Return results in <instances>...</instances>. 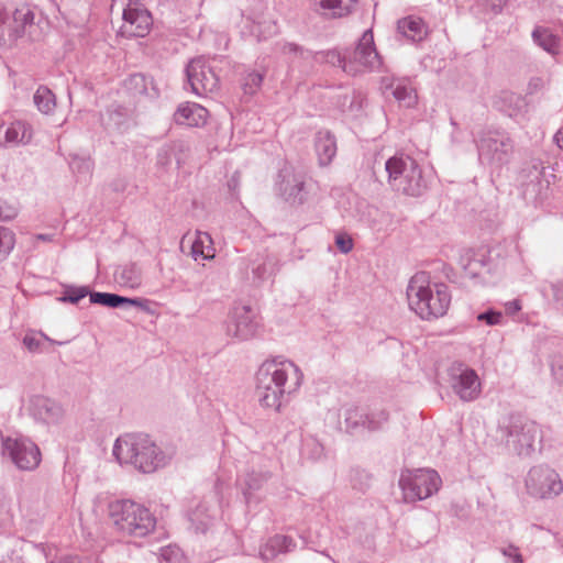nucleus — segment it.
I'll return each mask as SVG.
<instances>
[{"instance_id":"1","label":"nucleus","mask_w":563,"mask_h":563,"mask_svg":"<svg viewBox=\"0 0 563 563\" xmlns=\"http://www.w3.org/2000/svg\"><path fill=\"white\" fill-rule=\"evenodd\" d=\"M303 380L301 369L290 360L264 362L256 374V394L262 407L279 411L286 396L296 393Z\"/></svg>"},{"instance_id":"2","label":"nucleus","mask_w":563,"mask_h":563,"mask_svg":"<svg viewBox=\"0 0 563 563\" xmlns=\"http://www.w3.org/2000/svg\"><path fill=\"white\" fill-rule=\"evenodd\" d=\"M112 453L121 465L151 474L167 466L176 452L173 448L157 445L146 433H125L115 440Z\"/></svg>"},{"instance_id":"3","label":"nucleus","mask_w":563,"mask_h":563,"mask_svg":"<svg viewBox=\"0 0 563 563\" xmlns=\"http://www.w3.org/2000/svg\"><path fill=\"white\" fill-rule=\"evenodd\" d=\"M449 286L430 283L424 273L416 274L407 287V299L411 310L422 320L443 317L451 303Z\"/></svg>"},{"instance_id":"4","label":"nucleus","mask_w":563,"mask_h":563,"mask_svg":"<svg viewBox=\"0 0 563 563\" xmlns=\"http://www.w3.org/2000/svg\"><path fill=\"white\" fill-rule=\"evenodd\" d=\"M385 170L388 184L406 196L420 197L429 189L430 175L409 155L401 153L389 157L385 163Z\"/></svg>"},{"instance_id":"5","label":"nucleus","mask_w":563,"mask_h":563,"mask_svg":"<svg viewBox=\"0 0 563 563\" xmlns=\"http://www.w3.org/2000/svg\"><path fill=\"white\" fill-rule=\"evenodd\" d=\"M109 515L123 536L143 538L154 531L156 526L153 514L143 505L130 499L111 503Z\"/></svg>"},{"instance_id":"6","label":"nucleus","mask_w":563,"mask_h":563,"mask_svg":"<svg viewBox=\"0 0 563 563\" xmlns=\"http://www.w3.org/2000/svg\"><path fill=\"white\" fill-rule=\"evenodd\" d=\"M500 440L519 456H530L536 451L541 432L534 421L520 415H510L498 424Z\"/></svg>"},{"instance_id":"7","label":"nucleus","mask_w":563,"mask_h":563,"mask_svg":"<svg viewBox=\"0 0 563 563\" xmlns=\"http://www.w3.org/2000/svg\"><path fill=\"white\" fill-rule=\"evenodd\" d=\"M475 143L479 163L494 170L507 165L512 157L515 144L505 130H484L477 134Z\"/></svg>"},{"instance_id":"8","label":"nucleus","mask_w":563,"mask_h":563,"mask_svg":"<svg viewBox=\"0 0 563 563\" xmlns=\"http://www.w3.org/2000/svg\"><path fill=\"white\" fill-rule=\"evenodd\" d=\"M441 478L434 470H405L400 474L399 487L407 503L423 500L437 493Z\"/></svg>"},{"instance_id":"9","label":"nucleus","mask_w":563,"mask_h":563,"mask_svg":"<svg viewBox=\"0 0 563 563\" xmlns=\"http://www.w3.org/2000/svg\"><path fill=\"white\" fill-rule=\"evenodd\" d=\"M346 59L344 73L351 76L379 69L382 59L376 51L372 30L363 33L355 48L346 54Z\"/></svg>"},{"instance_id":"10","label":"nucleus","mask_w":563,"mask_h":563,"mask_svg":"<svg viewBox=\"0 0 563 563\" xmlns=\"http://www.w3.org/2000/svg\"><path fill=\"white\" fill-rule=\"evenodd\" d=\"M526 488L532 497L549 499L563 492V483L555 470L548 465H537L527 474Z\"/></svg>"},{"instance_id":"11","label":"nucleus","mask_w":563,"mask_h":563,"mask_svg":"<svg viewBox=\"0 0 563 563\" xmlns=\"http://www.w3.org/2000/svg\"><path fill=\"white\" fill-rule=\"evenodd\" d=\"M2 454L21 471H33L41 462L38 446L25 437H2Z\"/></svg>"},{"instance_id":"12","label":"nucleus","mask_w":563,"mask_h":563,"mask_svg":"<svg viewBox=\"0 0 563 563\" xmlns=\"http://www.w3.org/2000/svg\"><path fill=\"white\" fill-rule=\"evenodd\" d=\"M343 416L345 430L350 434H360L364 431H378L389 418L385 409H368L361 406L345 408Z\"/></svg>"},{"instance_id":"13","label":"nucleus","mask_w":563,"mask_h":563,"mask_svg":"<svg viewBox=\"0 0 563 563\" xmlns=\"http://www.w3.org/2000/svg\"><path fill=\"white\" fill-rule=\"evenodd\" d=\"M186 78L191 92L199 97L212 93L219 87V77L203 56L192 58L188 63Z\"/></svg>"},{"instance_id":"14","label":"nucleus","mask_w":563,"mask_h":563,"mask_svg":"<svg viewBox=\"0 0 563 563\" xmlns=\"http://www.w3.org/2000/svg\"><path fill=\"white\" fill-rule=\"evenodd\" d=\"M449 376L453 390L463 401H472L481 394V383L477 373L461 362H454L449 367Z\"/></svg>"},{"instance_id":"15","label":"nucleus","mask_w":563,"mask_h":563,"mask_svg":"<svg viewBox=\"0 0 563 563\" xmlns=\"http://www.w3.org/2000/svg\"><path fill=\"white\" fill-rule=\"evenodd\" d=\"M258 329L255 314L249 306L234 309L231 320L227 324V334L238 340L253 338Z\"/></svg>"},{"instance_id":"16","label":"nucleus","mask_w":563,"mask_h":563,"mask_svg":"<svg viewBox=\"0 0 563 563\" xmlns=\"http://www.w3.org/2000/svg\"><path fill=\"white\" fill-rule=\"evenodd\" d=\"M271 477L272 473L268 470L255 465H252L243 476L239 477L238 484L247 505L261 501L257 493L263 489Z\"/></svg>"},{"instance_id":"17","label":"nucleus","mask_w":563,"mask_h":563,"mask_svg":"<svg viewBox=\"0 0 563 563\" xmlns=\"http://www.w3.org/2000/svg\"><path fill=\"white\" fill-rule=\"evenodd\" d=\"M128 1V8L123 11L124 33L134 37H144L153 24L152 15L146 9L133 7L134 0Z\"/></svg>"},{"instance_id":"18","label":"nucleus","mask_w":563,"mask_h":563,"mask_svg":"<svg viewBox=\"0 0 563 563\" xmlns=\"http://www.w3.org/2000/svg\"><path fill=\"white\" fill-rule=\"evenodd\" d=\"M277 183L278 195L290 205H302L307 200L308 191L302 175L280 173Z\"/></svg>"},{"instance_id":"19","label":"nucleus","mask_w":563,"mask_h":563,"mask_svg":"<svg viewBox=\"0 0 563 563\" xmlns=\"http://www.w3.org/2000/svg\"><path fill=\"white\" fill-rule=\"evenodd\" d=\"M525 200L536 207H543L550 196V184L543 178L542 169L533 167L529 180L522 186Z\"/></svg>"},{"instance_id":"20","label":"nucleus","mask_w":563,"mask_h":563,"mask_svg":"<svg viewBox=\"0 0 563 563\" xmlns=\"http://www.w3.org/2000/svg\"><path fill=\"white\" fill-rule=\"evenodd\" d=\"M33 136L32 126L25 121L0 124V146L26 145Z\"/></svg>"},{"instance_id":"21","label":"nucleus","mask_w":563,"mask_h":563,"mask_svg":"<svg viewBox=\"0 0 563 563\" xmlns=\"http://www.w3.org/2000/svg\"><path fill=\"white\" fill-rule=\"evenodd\" d=\"M32 416L44 423H55L63 416V408L55 400L45 396H34L30 400Z\"/></svg>"},{"instance_id":"22","label":"nucleus","mask_w":563,"mask_h":563,"mask_svg":"<svg viewBox=\"0 0 563 563\" xmlns=\"http://www.w3.org/2000/svg\"><path fill=\"white\" fill-rule=\"evenodd\" d=\"M249 268L252 272L253 280L262 283L278 271V260L268 253H257L250 258Z\"/></svg>"},{"instance_id":"23","label":"nucleus","mask_w":563,"mask_h":563,"mask_svg":"<svg viewBox=\"0 0 563 563\" xmlns=\"http://www.w3.org/2000/svg\"><path fill=\"white\" fill-rule=\"evenodd\" d=\"M207 117L208 110L205 107L198 103L187 102L177 108L174 120L177 124L199 126L207 122Z\"/></svg>"},{"instance_id":"24","label":"nucleus","mask_w":563,"mask_h":563,"mask_svg":"<svg viewBox=\"0 0 563 563\" xmlns=\"http://www.w3.org/2000/svg\"><path fill=\"white\" fill-rule=\"evenodd\" d=\"M295 548L296 542L292 538L284 534H275L260 548V555L264 561H272L279 554L294 551Z\"/></svg>"},{"instance_id":"25","label":"nucleus","mask_w":563,"mask_h":563,"mask_svg":"<svg viewBox=\"0 0 563 563\" xmlns=\"http://www.w3.org/2000/svg\"><path fill=\"white\" fill-rule=\"evenodd\" d=\"M280 49L284 55L289 56L290 63H297L305 70L319 62V52H312L295 43H284Z\"/></svg>"},{"instance_id":"26","label":"nucleus","mask_w":563,"mask_h":563,"mask_svg":"<svg viewBox=\"0 0 563 563\" xmlns=\"http://www.w3.org/2000/svg\"><path fill=\"white\" fill-rule=\"evenodd\" d=\"M319 164L328 166L336 154V140L330 131H319L314 137Z\"/></svg>"},{"instance_id":"27","label":"nucleus","mask_w":563,"mask_h":563,"mask_svg":"<svg viewBox=\"0 0 563 563\" xmlns=\"http://www.w3.org/2000/svg\"><path fill=\"white\" fill-rule=\"evenodd\" d=\"M114 282L124 288L135 289L142 285L143 273L135 263L118 266L113 273Z\"/></svg>"},{"instance_id":"28","label":"nucleus","mask_w":563,"mask_h":563,"mask_svg":"<svg viewBox=\"0 0 563 563\" xmlns=\"http://www.w3.org/2000/svg\"><path fill=\"white\" fill-rule=\"evenodd\" d=\"M397 29L400 34L412 42L422 41L428 33V27L422 19L413 15L400 19Z\"/></svg>"},{"instance_id":"29","label":"nucleus","mask_w":563,"mask_h":563,"mask_svg":"<svg viewBox=\"0 0 563 563\" xmlns=\"http://www.w3.org/2000/svg\"><path fill=\"white\" fill-rule=\"evenodd\" d=\"M321 14L330 18L346 16L352 12L356 0H314Z\"/></svg>"},{"instance_id":"30","label":"nucleus","mask_w":563,"mask_h":563,"mask_svg":"<svg viewBox=\"0 0 563 563\" xmlns=\"http://www.w3.org/2000/svg\"><path fill=\"white\" fill-rule=\"evenodd\" d=\"M533 42L551 55H556L560 52V38L554 35L549 29L537 26L532 31Z\"/></svg>"},{"instance_id":"31","label":"nucleus","mask_w":563,"mask_h":563,"mask_svg":"<svg viewBox=\"0 0 563 563\" xmlns=\"http://www.w3.org/2000/svg\"><path fill=\"white\" fill-rule=\"evenodd\" d=\"M386 90H390L391 95L405 107H412L416 103L417 96L415 90L406 82L400 80H391L385 84Z\"/></svg>"},{"instance_id":"32","label":"nucleus","mask_w":563,"mask_h":563,"mask_svg":"<svg viewBox=\"0 0 563 563\" xmlns=\"http://www.w3.org/2000/svg\"><path fill=\"white\" fill-rule=\"evenodd\" d=\"M126 109L119 104L108 108L106 114L101 117L102 124L108 130H121L126 123Z\"/></svg>"},{"instance_id":"33","label":"nucleus","mask_w":563,"mask_h":563,"mask_svg":"<svg viewBox=\"0 0 563 563\" xmlns=\"http://www.w3.org/2000/svg\"><path fill=\"white\" fill-rule=\"evenodd\" d=\"M33 100L37 109L45 114L51 113L56 106L55 95L45 86H40L36 89Z\"/></svg>"},{"instance_id":"34","label":"nucleus","mask_w":563,"mask_h":563,"mask_svg":"<svg viewBox=\"0 0 563 563\" xmlns=\"http://www.w3.org/2000/svg\"><path fill=\"white\" fill-rule=\"evenodd\" d=\"M206 508L199 505L190 515V522L197 533H206L213 522V516L205 514Z\"/></svg>"},{"instance_id":"35","label":"nucleus","mask_w":563,"mask_h":563,"mask_svg":"<svg viewBox=\"0 0 563 563\" xmlns=\"http://www.w3.org/2000/svg\"><path fill=\"white\" fill-rule=\"evenodd\" d=\"M90 302L109 308L124 307V296L112 292L93 291L89 294Z\"/></svg>"},{"instance_id":"36","label":"nucleus","mask_w":563,"mask_h":563,"mask_svg":"<svg viewBox=\"0 0 563 563\" xmlns=\"http://www.w3.org/2000/svg\"><path fill=\"white\" fill-rule=\"evenodd\" d=\"M323 454V446L313 435H307L302 439L301 456L311 461L319 460Z\"/></svg>"},{"instance_id":"37","label":"nucleus","mask_w":563,"mask_h":563,"mask_svg":"<svg viewBox=\"0 0 563 563\" xmlns=\"http://www.w3.org/2000/svg\"><path fill=\"white\" fill-rule=\"evenodd\" d=\"M69 167L78 177L86 178L92 173L93 162L90 157L74 155L70 158Z\"/></svg>"},{"instance_id":"38","label":"nucleus","mask_w":563,"mask_h":563,"mask_svg":"<svg viewBox=\"0 0 563 563\" xmlns=\"http://www.w3.org/2000/svg\"><path fill=\"white\" fill-rule=\"evenodd\" d=\"M90 294L87 286H66L63 296L58 298L62 302L78 303Z\"/></svg>"},{"instance_id":"39","label":"nucleus","mask_w":563,"mask_h":563,"mask_svg":"<svg viewBox=\"0 0 563 563\" xmlns=\"http://www.w3.org/2000/svg\"><path fill=\"white\" fill-rule=\"evenodd\" d=\"M319 64H329L331 66L340 67L344 71V64L347 63L346 54L342 55L336 49L319 52Z\"/></svg>"},{"instance_id":"40","label":"nucleus","mask_w":563,"mask_h":563,"mask_svg":"<svg viewBox=\"0 0 563 563\" xmlns=\"http://www.w3.org/2000/svg\"><path fill=\"white\" fill-rule=\"evenodd\" d=\"M45 341L53 342L51 339H48L45 334L42 332L35 333H26L23 338V345L25 349H27L32 353H40L43 351V345Z\"/></svg>"},{"instance_id":"41","label":"nucleus","mask_w":563,"mask_h":563,"mask_svg":"<svg viewBox=\"0 0 563 563\" xmlns=\"http://www.w3.org/2000/svg\"><path fill=\"white\" fill-rule=\"evenodd\" d=\"M181 144L168 145L167 143L162 145L156 155V163L159 167L167 169L170 167L174 159L173 151H181Z\"/></svg>"},{"instance_id":"42","label":"nucleus","mask_w":563,"mask_h":563,"mask_svg":"<svg viewBox=\"0 0 563 563\" xmlns=\"http://www.w3.org/2000/svg\"><path fill=\"white\" fill-rule=\"evenodd\" d=\"M15 243L14 233L4 227H0V257L5 258L13 250Z\"/></svg>"},{"instance_id":"43","label":"nucleus","mask_w":563,"mask_h":563,"mask_svg":"<svg viewBox=\"0 0 563 563\" xmlns=\"http://www.w3.org/2000/svg\"><path fill=\"white\" fill-rule=\"evenodd\" d=\"M125 86L134 95H146L147 93V80H146V77L142 74L131 75L126 79Z\"/></svg>"},{"instance_id":"44","label":"nucleus","mask_w":563,"mask_h":563,"mask_svg":"<svg viewBox=\"0 0 563 563\" xmlns=\"http://www.w3.org/2000/svg\"><path fill=\"white\" fill-rule=\"evenodd\" d=\"M263 78L264 76L260 71L249 73L243 80L244 92L249 95L255 93L260 89Z\"/></svg>"},{"instance_id":"45","label":"nucleus","mask_w":563,"mask_h":563,"mask_svg":"<svg viewBox=\"0 0 563 563\" xmlns=\"http://www.w3.org/2000/svg\"><path fill=\"white\" fill-rule=\"evenodd\" d=\"M211 243V238L207 232H197V238L192 242L191 253L195 258L198 256H202L203 258H208L209 254H205V243Z\"/></svg>"},{"instance_id":"46","label":"nucleus","mask_w":563,"mask_h":563,"mask_svg":"<svg viewBox=\"0 0 563 563\" xmlns=\"http://www.w3.org/2000/svg\"><path fill=\"white\" fill-rule=\"evenodd\" d=\"M124 307H136L140 310L146 312L147 314H155V310L153 309V302L150 299L134 297L129 298L124 297Z\"/></svg>"},{"instance_id":"47","label":"nucleus","mask_w":563,"mask_h":563,"mask_svg":"<svg viewBox=\"0 0 563 563\" xmlns=\"http://www.w3.org/2000/svg\"><path fill=\"white\" fill-rule=\"evenodd\" d=\"M486 255L482 252H477L465 276L470 278H475L479 276L483 269L486 267Z\"/></svg>"},{"instance_id":"48","label":"nucleus","mask_w":563,"mask_h":563,"mask_svg":"<svg viewBox=\"0 0 563 563\" xmlns=\"http://www.w3.org/2000/svg\"><path fill=\"white\" fill-rule=\"evenodd\" d=\"M168 145H177V144H181V151H173L172 153L174 154V159L176 162V165H177V168H179L187 159L188 157V153H189V150H190V146L188 144V142L184 141V140H176V141H172L169 143H167Z\"/></svg>"},{"instance_id":"49","label":"nucleus","mask_w":563,"mask_h":563,"mask_svg":"<svg viewBox=\"0 0 563 563\" xmlns=\"http://www.w3.org/2000/svg\"><path fill=\"white\" fill-rule=\"evenodd\" d=\"M503 313L500 311L488 309L477 316V320L487 325H496L501 322Z\"/></svg>"},{"instance_id":"50","label":"nucleus","mask_w":563,"mask_h":563,"mask_svg":"<svg viewBox=\"0 0 563 563\" xmlns=\"http://www.w3.org/2000/svg\"><path fill=\"white\" fill-rule=\"evenodd\" d=\"M12 18L14 22L23 20L26 26H32L34 23V13L29 7H21L19 9H15V11L12 14Z\"/></svg>"},{"instance_id":"51","label":"nucleus","mask_w":563,"mask_h":563,"mask_svg":"<svg viewBox=\"0 0 563 563\" xmlns=\"http://www.w3.org/2000/svg\"><path fill=\"white\" fill-rule=\"evenodd\" d=\"M551 372L553 378L563 386V356L555 355L551 361Z\"/></svg>"},{"instance_id":"52","label":"nucleus","mask_w":563,"mask_h":563,"mask_svg":"<svg viewBox=\"0 0 563 563\" xmlns=\"http://www.w3.org/2000/svg\"><path fill=\"white\" fill-rule=\"evenodd\" d=\"M335 245L341 253L347 254L353 249V240L346 233H339L335 236Z\"/></svg>"},{"instance_id":"53","label":"nucleus","mask_w":563,"mask_h":563,"mask_svg":"<svg viewBox=\"0 0 563 563\" xmlns=\"http://www.w3.org/2000/svg\"><path fill=\"white\" fill-rule=\"evenodd\" d=\"M500 552L510 560V563H523L519 549L514 544L503 547Z\"/></svg>"},{"instance_id":"54","label":"nucleus","mask_w":563,"mask_h":563,"mask_svg":"<svg viewBox=\"0 0 563 563\" xmlns=\"http://www.w3.org/2000/svg\"><path fill=\"white\" fill-rule=\"evenodd\" d=\"M477 252L474 251V250H464L461 254H460V258H459V264L461 266V268L463 269L464 274H466L467 269L470 268L473 260L475 258Z\"/></svg>"},{"instance_id":"55","label":"nucleus","mask_w":563,"mask_h":563,"mask_svg":"<svg viewBox=\"0 0 563 563\" xmlns=\"http://www.w3.org/2000/svg\"><path fill=\"white\" fill-rule=\"evenodd\" d=\"M507 0H477V2L486 10L493 13H499Z\"/></svg>"},{"instance_id":"56","label":"nucleus","mask_w":563,"mask_h":563,"mask_svg":"<svg viewBox=\"0 0 563 563\" xmlns=\"http://www.w3.org/2000/svg\"><path fill=\"white\" fill-rule=\"evenodd\" d=\"M26 27L27 26L24 24L23 20H20L19 22H14L12 20V24L10 25V37L19 38L23 36Z\"/></svg>"},{"instance_id":"57","label":"nucleus","mask_w":563,"mask_h":563,"mask_svg":"<svg viewBox=\"0 0 563 563\" xmlns=\"http://www.w3.org/2000/svg\"><path fill=\"white\" fill-rule=\"evenodd\" d=\"M550 290L553 299L563 306V282L550 284Z\"/></svg>"},{"instance_id":"58","label":"nucleus","mask_w":563,"mask_h":563,"mask_svg":"<svg viewBox=\"0 0 563 563\" xmlns=\"http://www.w3.org/2000/svg\"><path fill=\"white\" fill-rule=\"evenodd\" d=\"M180 555L179 549H173L172 547L162 548L161 556L163 560L173 563Z\"/></svg>"},{"instance_id":"59","label":"nucleus","mask_w":563,"mask_h":563,"mask_svg":"<svg viewBox=\"0 0 563 563\" xmlns=\"http://www.w3.org/2000/svg\"><path fill=\"white\" fill-rule=\"evenodd\" d=\"M544 86L543 79L540 77H533L530 79L528 87H527V93L533 95L540 91Z\"/></svg>"},{"instance_id":"60","label":"nucleus","mask_w":563,"mask_h":563,"mask_svg":"<svg viewBox=\"0 0 563 563\" xmlns=\"http://www.w3.org/2000/svg\"><path fill=\"white\" fill-rule=\"evenodd\" d=\"M505 310H506V313L509 314V316L516 314L518 311L521 310V302H520V300L514 299V300L507 301L505 303Z\"/></svg>"},{"instance_id":"61","label":"nucleus","mask_w":563,"mask_h":563,"mask_svg":"<svg viewBox=\"0 0 563 563\" xmlns=\"http://www.w3.org/2000/svg\"><path fill=\"white\" fill-rule=\"evenodd\" d=\"M18 212L14 208L8 207L4 208L0 206V220L1 221H10L16 217Z\"/></svg>"},{"instance_id":"62","label":"nucleus","mask_w":563,"mask_h":563,"mask_svg":"<svg viewBox=\"0 0 563 563\" xmlns=\"http://www.w3.org/2000/svg\"><path fill=\"white\" fill-rule=\"evenodd\" d=\"M240 185V174L235 172L228 180V188L231 192H235Z\"/></svg>"},{"instance_id":"63","label":"nucleus","mask_w":563,"mask_h":563,"mask_svg":"<svg viewBox=\"0 0 563 563\" xmlns=\"http://www.w3.org/2000/svg\"><path fill=\"white\" fill-rule=\"evenodd\" d=\"M7 12L0 9V40L3 37V25L7 22Z\"/></svg>"},{"instance_id":"64","label":"nucleus","mask_w":563,"mask_h":563,"mask_svg":"<svg viewBox=\"0 0 563 563\" xmlns=\"http://www.w3.org/2000/svg\"><path fill=\"white\" fill-rule=\"evenodd\" d=\"M554 141L556 142L558 146L563 150V128L555 133Z\"/></svg>"}]
</instances>
